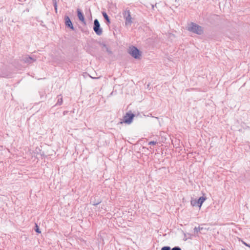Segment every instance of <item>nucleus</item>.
<instances>
[{
	"mask_svg": "<svg viewBox=\"0 0 250 250\" xmlns=\"http://www.w3.org/2000/svg\"><path fill=\"white\" fill-rule=\"evenodd\" d=\"M188 30L198 34H201L203 32L202 27L194 23L188 25Z\"/></svg>",
	"mask_w": 250,
	"mask_h": 250,
	"instance_id": "1",
	"label": "nucleus"
},
{
	"mask_svg": "<svg viewBox=\"0 0 250 250\" xmlns=\"http://www.w3.org/2000/svg\"><path fill=\"white\" fill-rule=\"evenodd\" d=\"M128 53L135 59H139L141 56V53L139 50L134 46L129 47Z\"/></svg>",
	"mask_w": 250,
	"mask_h": 250,
	"instance_id": "2",
	"label": "nucleus"
},
{
	"mask_svg": "<svg viewBox=\"0 0 250 250\" xmlns=\"http://www.w3.org/2000/svg\"><path fill=\"white\" fill-rule=\"evenodd\" d=\"M134 117V115L130 112L126 113L124 117V121L121 122V124L123 123L130 124L132 122L133 119Z\"/></svg>",
	"mask_w": 250,
	"mask_h": 250,
	"instance_id": "3",
	"label": "nucleus"
},
{
	"mask_svg": "<svg viewBox=\"0 0 250 250\" xmlns=\"http://www.w3.org/2000/svg\"><path fill=\"white\" fill-rule=\"evenodd\" d=\"M94 28L93 30L95 32V33L98 35H100L102 33V30L100 28V23L98 21V20L96 19L94 22Z\"/></svg>",
	"mask_w": 250,
	"mask_h": 250,
	"instance_id": "4",
	"label": "nucleus"
},
{
	"mask_svg": "<svg viewBox=\"0 0 250 250\" xmlns=\"http://www.w3.org/2000/svg\"><path fill=\"white\" fill-rule=\"evenodd\" d=\"M178 239L182 243H184L185 242L190 243L192 240V237L191 235H180Z\"/></svg>",
	"mask_w": 250,
	"mask_h": 250,
	"instance_id": "5",
	"label": "nucleus"
},
{
	"mask_svg": "<svg viewBox=\"0 0 250 250\" xmlns=\"http://www.w3.org/2000/svg\"><path fill=\"white\" fill-rule=\"evenodd\" d=\"M65 22L66 26L70 27L71 29L73 30L74 27L73 26L72 23L68 16L65 17Z\"/></svg>",
	"mask_w": 250,
	"mask_h": 250,
	"instance_id": "6",
	"label": "nucleus"
},
{
	"mask_svg": "<svg viewBox=\"0 0 250 250\" xmlns=\"http://www.w3.org/2000/svg\"><path fill=\"white\" fill-rule=\"evenodd\" d=\"M78 17L79 19L83 22H84V16L80 9H77Z\"/></svg>",
	"mask_w": 250,
	"mask_h": 250,
	"instance_id": "7",
	"label": "nucleus"
},
{
	"mask_svg": "<svg viewBox=\"0 0 250 250\" xmlns=\"http://www.w3.org/2000/svg\"><path fill=\"white\" fill-rule=\"evenodd\" d=\"M206 200V197H201L199 198L197 201L198 205L199 206V208H201L202 206L203 203Z\"/></svg>",
	"mask_w": 250,
	"mask_h": 250,
	"instance_id": "8",
	"label": "nucleus"
},
{
	"mask_svg": "<svg viewBox=\"0 0 250 250\" xmlns=\"http://www.w3.org/2000/svg\"><path fill=\"white\" fill-rule=\"evenodd\" d=\"M103 15L104 17L105 18V19L106 20L107 22L108 23H109L110 20H109V19L107 15L106 14V13L105 12H103Z\"/></svg>",
	"mask_w": 250,
	"mask_h": 250,
	"instance_id": "9",
	"label": "nucleus"
},
{
	"mask_svg": "<svg viewBox=\"0 0 250 250\" xmlns=\"http://www.w3.org/2000/svg\"><path fill=\"white\" fill-rule=\"evenodd\" d=\"M131 17L130 15H128V16L126 19V24L129 23L131 22Z\"/></svg>",
	"mask_w": 250,
	"mask_h": 250,
	"instance_id": "10",
	"label": "nucleus"
},
{
	"mask_svg": "<svg viewBox=\"0 0 250 250\" xmlns=\"http://www.w3.org/2000/svg\"><path fill=\"white\" fill-rule=\"evenodd\" d=\"M161 250H170V248L169 247H164L162 248Z\"/></svg>",
	"mask_w": 250,
	"mask_h": 250,
	"instance_id": "11",
	"label": "nucleus"
},
{
	"mask_svg": "<svg viewBox=\"0 0 250 250\" xmlns=\"http://www.w3.org/2000/svg\"><path fill=\"white\" fill-rule=\"evenodd\" d=\"M36 232L38 233H40L41 232L39 230V229L37 224L36 225Z\"/></svg>",
	"mask_w": 250,
	"mask_h": 250,
	"instance_id": "12",
	"label": "nucleus"
},
{
	"mask_svg": "<svg viewBox=\"0 0 250 250\" xmlns=\"http://www.w3.org/2000/svg\"><path fill=\"white\" fill-rule=\"evenodd\" d=\"M156 144V142L151 141L149 143V145H155Z\"/></svg>",
	"mask_w": 250,
	"mask_h": 250,
	"instance_id": "13",
	"label": "nucleus"
},
{
	"mask_svg": "<svg viewBox=\"0 0 250 250\" xmlns=\"http://www.w3.org/2000/svg\"><path fill=\"white\" fill-rule=\"evenodd\" d=\"M171 250H181V249L179 247H174Z\"/></svg>",
	"mask_w": 250,
	"mask_h": 250,
	"instance_id": "14",
	"label": "nucleus"
},
{
	"mask_svg": "<svg viewBox=\"0 0 250 250\" xmlns=\"http://www.w3.org/2000/svg\"><path fill=\"white\" fill-rule=\"evenodd\" d=\"M243 243H244V245H245L246 246H248V247H250V244H247V243H245V242H243Z\"/></svg>",
	"mask_w": 250,
	"mask_h": 250,
	"instance_id": "15",
	"label": "nucleus"
}]
</instances>
